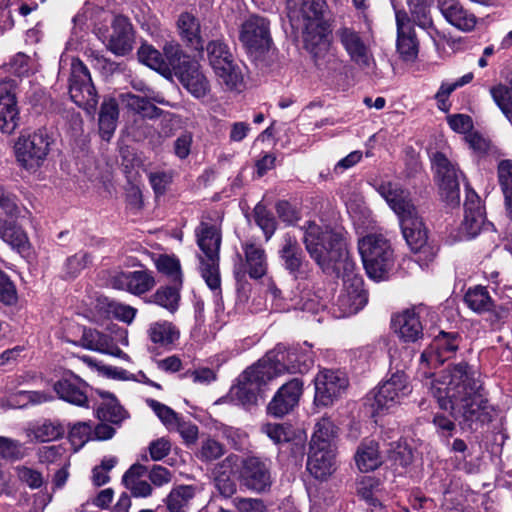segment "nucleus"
<instances>
[{
    "label": "nucleus",
    "instance_id": "nucleus-42",
    "mask_svg": "<svg viewBox=\"0 0 512 512\" xmlns=\"http://www.w3.org/2000/svg\"><path fill=\"white\" fill-rule=\"evenodd\" d=\"M0 239L19 252L28 247V237L24 230L3 218H0Z\"/></svg>",
    "mask_w": 512,
    "mask_h": 512
},
{
    "label": "nucleus",
    "instance_id": "nucleus-49",
    "mask_svg": "<svg viewBox=\"0 0 512 512\" xmlns=\"http://www.w3.org/2000/svg\"><path fill=\"white\" fill-rule=\"evenodd\" d=\"M253 217L257 226L263 231L266 241H268L277 229V221L265 205L259 202L253 209Z\"/></svg>",
    "mask_w": 512,
    "mask_h": 512
},
{
    "label": "nucleus",
    "instance_id": "nucleus-29",
    "mask_svg": "<svg viewBox=\"0 0 512 512\" xmlns=\"http://www.w3.org/2000/svg\"><path fill=\"white\" fill-rule=\"evenodd\" d=\"M396 333L404 342H417L424 336L419 312L407 309L393 318Z\"/></svg>",
    "mask_w": 512,
    "mask_h": 512
},
{
    "label": "nucleus",
    "instance_id": "nucleus-11",
    "mask_svg": "<svg viewBox=\"0 0 512 512\" xmlns=\"http://www.w3.org/2000/svg\"><path fill=\"white\" fill-rule=\"evenodd\" d=\"M206 51L209 63L215 74L229 89H237L243 81L242 73L234 61V57L222 40L208 42Z\"/></svg>",
    "mask_w": 512,
    "mask_h": 512
},
{
    "label": "nucleus",
    "instance_id": "nucleus-47",
    "mask_svg": "<svg viewBox=\"0 0 512 512\" xmlns=\"http://www.w3.org/2000/svg\"><path fill=\"white\" fill-rule=\"evenodd\" d=\"M138 58L140 62L144 63L155 71H158L163 75L168 74V66L165 64L163 55L153 46L143 44L138 49Z\"/></svg>",
    "mask_w": 512,
    "mask_h": 512
},
{
    "label": "nucleus",
    "instance_id": "nucleus-48",
    "mask_svg": "<svg viewBox=\"0 0 512 512\" xmlns=\"http://www.w3.org/2000/svg\"><path fill=\"white\" fill-rule=\"evenodd\" d=\"M155 265L157 270L166 275L173 284L182 286V272L181 265L177 258L169 255H160Z\"/></svg>",
    "mask_w": 512,
    "mask_h": 512
},
{
    "label": "nucleus",
    "instance_id": "nucleus-60",
    "mask_svg": "<svg viewBox=\"0 0 512 512\" xmlns=\"http://www.w3.org/2000/svg\"><path fill=\"white\" fill-rule=\"evenodd\" d=\"M238 512H265L266 506L262 499L237 497L233 500Z\"/></svg>",
    "mask_w": 512,
    "mask_h": 512
},
{
    "label": "nucleus",
    "instance_id": "nucleus-44",
    "mask_svg": "<svg viewBox=\"0 0 512 512\" xmlns=\"http://www.w3.org/2000/svg\"><path fill=\"white\" fill-rule=\"evenodd\" d=\"M164 59L165 64L168 66V74L171 71H174L176 74L179 70H182L186 67V64H190L193 61L190 60L189 56H187L181 46L176 41H168L163 46Z\"/></svg>",
    "mask_w": 512,
    "mask_h": 512
},
{
    "label": "nucleus",
    "instance_id": "nucleus-37",
    "mask_svg": "<svg viewBox=\"0 0 512 512\" xmlns=\"http://www.w3.org/2000/svg\"><path fill=\"white\" fill-rule=\"evenodd\" d=\"M181 287L173 283L172 285L161 286L145 302L158 305L170 313H175L179 308Z\"/></svg>",
    "mask_w": 512,
    "mask_h": 512
},
{
    "label": "nucleus",
    "instance_id": "nucleus-13",
    "mask_svg": "<svg viewBox=\"0 0 512 512\" xmlns=\"http://www.w3.org/2000/svg\"><path fill=\"white\" fill-rule=\"evenodd\" d=\"M399 221L403 237L410 249L418 254V261H432L437 254V248L427 242V231L417 211Z\"/></svg>",
    "mask_w": 512,
    "mask_h": 512
},
{
    "label": "nucleus",
    "instance_id": "nucleus-54",
    "mask_svg": "<svg viewBox=\"0 0 512 512\" xmlns=\"http://www.w3.org/2000/svg\"><path fill=\"white\" fill-rule=\"evenodd\" d=\"M0 457L6 460H20L24 457L22 444L8 437L0 436Z\"/></svg>",
    "mask_w": 512,
    "mask_h": 512
},
{
    "label": "nucleus",
    "instance_id": "nucleus-34",
    "mask_svg": "<svg viewBox=\"0 0 512 512\" xmlns=\"http://www.w3.org/2000/svg\"><path fill=\"white\" fill-rule=\"evenodd\" d=\"M80 345L88 350L114 356L122 352L109 335L94 329H84Z\"/></svg>",
    "mask_w": 512,
    "mask_h": 512
},
{
    "label": "nucleus",
    "instance_id": "nucleus-25",
    "mask_svg": "<svg viewBox=\"0 0 512 512\" xmlns=\"http://www.w3.org/2000/svg\"><path fill=\"white\" fill-rule=\"evenodd\" d=\"M106 47L117 56H125L132 51L133 28L126 17L117 16L114 19Z\"/></svg>",
    "mask_w": 512,
    "mask_h": 512
},
{
    "label": "nucleus",
    "instance_id": "nucleus-24",
    "mask_svg": "<svg viewBox=\"0 0 512 512\" xmlns=\"http://www.w3.org/2000/svg\"><path fill=\"white\" fill-rule=\"evenodd\" d=\"M378 192L397 214L399 220L416 212V208L410 198V193L402 189L398 184L383 182L379 185Z\"/></svg>",
    "mask_w": 512,
    "mask_h": 512
},
{
    "label": "nucleus",
    "instance_id": "nucleus-9",
    "mask_svg": "<svg viewBox=\"0 0 512 512\" xmlns=\"http://www.w3.org/2000/svg\"><path fill=\"white\" fill-rule=\"evenodd\" d=\"M412 391L408 377L403 371L397 370L390 378L380 384L376 391L370 393L367 401L370 402L374 413L389 410L407 397Z\"/></svg>",
    "mask_w": 512,
    "mask_h": 512
},
{
    "label": "nucleus",
    "instance_id": "nucleus-26",
    "mask_svg": "<svg viewBox=\"0 0 512 512\" xmlns=\"http://www.w3.org/2000/svg\"><path fill=\"white\" fill-rule=\"evenodd\" d=\"M458 349V334L441 331L424 350L421 358L427 362L443 364Z\"/></svg>",
    "mask_w": 512,
    "mask_h": 512
},
{
    "label": "nucleus",
    "instance_id": "nucleus-5",
    "mask_svg": "<svg viewBox=\"0 0 512 512\" xmlns=\"http://www.w3.org/2000/svg\"><path fill=\"white\" fill-rule=\"evenodd\" d=\"M274 379L285 373L304 374L313 365L312 353L302 347L287 348L278 344L260 360Z\"/></svg>",
    "mask_w": 512,
    "mask_h": 512
},
{
    "label": "nucleus",
    "instance_id": "nucleus-63",
    "mask_svg": "<svg viewBox=\"0 0 512 512\" xmlns=\"http://www.w3.org/2000/svg\"><path fill=\"white\" fill-rule=\"evenodd\" d=\"M148 477L155 486L161 487L171 482L172 473L166 467L161 465H153L149 470Z\"/></svg>",
    "mask_w": 512,
    "mask_h": 512
},
{
    "label": "nucleus",
    "instance_id": "nucleus-64",
    "mask_svg": "<svg viewBox=\"0 0 512 512\" xmlns=\"http://www.w3.org/2000/svg\"><path fill=\"white\" fill-rule=\"evenodd\" d=\"M109 308L117 319L126 323H131L137 312L135 308L118 302H111Z\"/></svg>",
    "mask_w": 512,
    "mask_h": 512
},
{
    "label": "nucleus",
    "instance_id": "nucleus-46",
    "mask_svg": "<svg viewBox=\"0 0 512 512\" xmlns=\"http://www.w3.org/2000/svg\"><path fill=\"white\" fill-rule=\"evenodd\" d=\"M464 299L468 307L478 313L489 311L492 307V299L487 289L482 286L470 288Z\"/></svg>",
    "mask_w": 512,
    "mask_h": 512
},
{
    "label": "nucleus",
    "instance_id": "nucleus-45",
    "mask_svg": "<svg viewBox=\"0 0 512 512\" xmlns=\"http://www.w3.org/2000/svg\"><path fill=\"white\" fill-rule=\"evenodd\" d=\"M430 5L431 0H409L411 23L413 22L418 27L427 30L429 34H431V30H435L430 16Z\"/></svg>",
    "mask_w": 512,
    "mask_h": 512
},
{
    "label": "nucleus",
    "instance_id": "nucleus-33",
    "mask_svg": "<svg viewBox=\"0 0 512 512\" xmlns=\"http://www.w3.org/2000/svg\"><path fill=\"white\" fill-rule=\"evenodd\" d=\"M177 26L182 41L190 48L196 51L204 49L203 40L200 35L199 20L191 13L180 14Z\"/></svg>",
    "mask_w": 512,
    "mask_h": 512
},
{
    "label": "nucleus",
    "instance_id": "nucleus-22",
    "mask_svg": "<svg viewBox=\"0 0 512 512\" xmlns=\"http://www.w3.org/2000/svg\"><path fill=\"white\" fill-rule=\"evenodd\" d=\"M156 285L153 273L149 270L122 271L112 278V286L127 291L135 296H141L151 291Z\"/></svg>",
    "mask_w": 512,
    "mask_h": 512
},
{
    "label": "nucleus",
    "instance_id": "nucleus-19",
    "mask_svg": "<svg viewBox=\"0 0 512 512\" xmlns=\"http://www.w3.org/2000/svg\"><path fill=\"white\" fill-rule=\"evenodd\" d=\"M16 86V82L12 79L0 82V131L7 135L13 134L20 123Z\"/></svg>",
    "mask_w": 512,
    "mask_h": 512
},
{
    "label": "nucleus",
    "instance_id": "nucleus-53",
    "mask_svg": "<svg viewBox=\"0 0 512 512\" xmlns=\"http://www.w3.org/2000/svg\"><path fill=\"white\" fill-rule=\"evenodd\" d=\"M225 452L224 446L212 438L201 442L197 457L204 462H211L219 459Z\"/></svg>",
    "mask_w": 512,
    "mask_h": 512
},
{
    "label": "nucleus",
    "instance_id": "nucleus-16",
    "mask_svg": "<svg viewBox=\"0 0 512 512\" xmlns=\"http://www.w3.org/2000/svg\"><path fill=\"white\" fill-rule=\"evenodd\" d=\"M273 378L260 361L246 369L239 377V383L233 388V394L242 404H255L262 386Z\"/></svg>",
    "mask_w": 512,
    "mask_h": 512
},
{
    "label": "nucleus",
    "instance_id": "nucleus-52",
    "mask_svg": "<svg viewBox=\"0 0 512 512\" xmlns=\"http://www.w3.org/2000/svg\"><path fill=\"white\" fill-rule=\"evenodd\" d=\"M147 405L154 411L161 422L170 430H173L181 417L170 407L154 399H147Z\"/></svg>",
    "mask_w": 512,
    "mask_h": 512
},
{
    "label": "nucleus",
    "instance_id": "nucleus-6",
    "mask_svg": "<svg viewBox=\"0 0 512 512\" xmlns=\"http://www.w3.org/2000/svg\"><path fill=\"white\" fill-rule=\"evenodd\" d=\"M359 253L369 277L381 279L393 263L389 241L380 234H369L358 243Z\"/></svg>",
    "mask_w": 512,
    "mask_h": 512
},
{
    "label": "nucleus",
    "instance_id": "nucleus-8",
    "mask_svg": "<svg viewBox=\"0 0 512 512\" xmlns=\"http://www.w3.org/2000/svg\"><path fill=\"white\" fill-rule=\"evenodd\" d=\"M238 479L240 485L251 492L257 494L269 492L274 483L272 461L259 456L243 458Z\"/></svg>",
    "mask_w": 512,
    "mask_h": 512
},
{
    "label": "nucleus",
    "instance_id": "nucleus-50",
    "mask_svg": "<svg viewBox=\"0 0 512 512\" xmlns=\"http://www.w3.org/2000/svg\"><path fill=\"white\" fill-rule=\"evenodd\" d=\"M65 433L64 427L57 422L49 420L36 426L33 430L34 437L40 442H50L61 438Z\"/></svg>",
    "mask_w": 512,
    "mask_h": 512
},
{
    "label": "nucleus",
    "instance_id": "nucleus-1",
    "mask_svg": "<svg viewBox=\"0 0 512 512\" xmlns=\"http://www.w3.org/2000/svg\"><path fill=\"white\" fill-rule=\"evenodd\" d=\"M302 230L303 243L310 257L324 273L344 280V289L337 299L341 316L356 314L367 304L368 294L362 277L354 273L355 263L349 256L342 229L308 221Z\"/></svg>",
    "mask_w": 512,
    "mask_h": 512
},
{
    "label": "nucleus",
    "instance_id": "nucleus-55",
    "mask_svg": "<svg viewBox=\"0 0 512 512\" xmlns=\"http://www.w3.org/2000/svg\"><path fill=\"white\" fill-rule=\"evenodd\" d=\"M90 262V256L87 253H77L68 257L64 263V272L66 277H76Z\"/></svg>",
    "mask_w": 512,
    "mask_h": 512
},
{
    "label": "nucleus",
    "instance_id": "nucleus-30",
    "mask_svg": "<svg viewBox=\"0 0 512 512\" xmlns=\"http://www.w3.org/2000/svg\"><path fill=\"white\" fill-rule=\"evenodd\" d=\"M307 470L318 480H326L336 470V450L310 449Z\"/></svg>",
    "mask_w": 512,
    "mask_h": 512
},
{
    "label": "nucleus",
    "instance_id": "nucleus-14",
    "mask_svg": "<svg viewBox=\"0 0 512 512\" xmlns=\"http://www.w3.org/2000/svg\"><path fill=\"white\" fill-rule=\"evenodd\" d=\"M278 256L282 267L294 279H306L310 271V264L300 246L298 238L287 232L280 241Z\"/></svg>",
    "mask_w": 512,
    "mask_h": 512
},
{
    "label": "nucleus",
    "instance_id": "nucleus-38",
    "mask_svg": "<svg viewBox=\"0 0 512 512\" xmlns=\"http://www.w3.org/2000/svg\"><path fill=\"white\" fill-rule=\"evenodd\" d=\"M197 488L193 485H178L171 489L164 502L169 512H186Z\"/></svg>",
    "mask_w": 512,
    "mask_h": 512
},
{
    "label": "nucleus",
    "instance_id": "nucleus-15",
    "mask_svg": "<svg viewBox=\"0 0 512 512\" xmlns=\"http://www.w3.org/2000/svg\"><path fill=\"white\" fill-rule=\"evenodd\" d=\"M239 40L250 51L263 52L272 44L270 21L252 14L240 26Z\"/></svg>",
    "mask_w": 512,
    "mask_h": 512
},
{
    "label": "nucleus",
    "instance_id": "nucleus-41",
    "mask_svg": "<svg viewBox=\"0 0 512 512\" xmlns=\"http://www.w3.org/2000/svg\"><path fill=\"white\" fill-rule=\"evenodd\" d=\"M103 402L96 409V416L101 421L114 424L120 423L125 418V411L117 399L108 392H100Z\"/></svg>",
    "mask_w": 512,
    "mask_h": 512
},
{
    "label": "nucleus",
    "instance_id": "nucleus-35",
    "mask_svg": "<svg viewBox=\"0 0 512 512\" xmlns=\"http://www.w3.org/2000/svg\"><path fill=\"white\" fill-rule=\"evenodd\" d=\"M355 462L362 472L377 469L382 463L378 443L374 440L364 439L357 448Z\"/></svg>",
    "mask_w": 512,
    "mask_h": 512
},
{
    "label": "nucleus",
    "instance_id": "nucleus-61",
    "mask_svg": "<svg viewBox=\"0 0 512 512\" xmlns=\"http://www.w3.org/2000/svg\"><path fill=\"white\" fill-rule=\"evenodd\" d=\"M214 483L217 491L225 498H229L237 491V485L234 479L225 473L222 475H215Z\"/></svg>",
    "mask_w": 512,
    "mask_h": 512
},
{
    "label": "nucleus",
    "instance_id": "nucleus-28",
    "mask_svg": "<svg viewBox=\"0 0 512 512\" xmlns=\"http://www.w3.org/2000/svg\"><path fill=\"white\" fill-rule=\"evenodd\" d=\"M183 87L195 98L201 99L210 92V84L196 61L186 64L175 74Z\"/></svg>",
    "mask_w": 512,
    "mask_h": 512
},
{
    "label": "nucleus",
    "instance_id": "nucleus-56",
    "mask_svg": "<svg viewBox=\"0 0 512 512\" xmlns=\"http://www.w3.org/2000/svg\"><path fill=\"white\" fill-rule=\"evenodd\" d=\"M172 178V173L168 171L151 172L148 175L150 185L156 196H162L166 193Z\"/></svg>",
    "mask_w": 512,
    "mask_h": 512
},
{
    "label": "nucleus",
    "instance_id": "nucleus-10",
    "mask_svg": "<svg viewBox=\"0 0 512 512\" xmlns=\"http://www.w3.org/2000/svg\"><path fill=\"white\" fill-rule=\"evenodd\" d=\"M68 83L71 100L88 112H94L98 103L97 91L87 66L78 58L71 61Z\"/></svg>",
    "mask_w": 512,
    "mask_h": 512
},
{
    "label": "nucleus",
    "instance_id": "nucleus-21",
    "mask_svg": "<svg viewBox=\"0 0 512 512\" xmlns=\"http://www.w3.org/2000/svg\"><path fill=\"white\" fill-rule=\"evenodd\" d=\"M303 381L295 377L283 384L267 406L270 415L281 418L290 413L299 403L303 393Z\"/></svg>",
    "mask_w": 512,
    "mask_h": 512
},
{
    "label": "nucleus",
    "instance_id": "nucleus-23",
    "mask_svg": "<svg viewBox=\"0 0 512 512\" xmlns=\"http://www.w3.org/2000/svg\"><path fill=\"white\" fill-rule=\"evenodd\" d=\"M397 51L404 61H414L418 55V41L405 10L396 11Z\"/></svg>",
    "mask_w": 512,
    "mask_h": 512
},
{
    "label": "nucleus",
    "instance_id": "nucleus-51",
    "mask_svg": "<svg viewBox=\"0 0 512 512\" xmlns=\"http://www.w3.org/2000/svg\"><path fill=\"white\" fill-rule=\"evenodd\" d=\"M69 439L75 451L82 448L89 440H93V428L90 422L75 423L69 431Z\"/></svg>",
    "mask_w": 512,
    "mask_h": 512
},
{
    "label": "nucleus",
    "instance_id": "nucleus-20",
    "mask_svg": "<svg viewBox=\"0 0 512 512\" xmlns=\"http://www.w3.org/2000/svg\"><path fill=\"white\" fill-rule=\"evenodd\" d=\"M465 192L464 219L461 224V232L467 239H472L490 223H486L485 209L477 193L469 186H466Z\"/></svg>",
    "mask_w": 512,
    "mask_h": 512
},
{
    "label": "nucleus",
    "instance_id": "nucleus-43",
    "mask_svg": "<svg viewBox=\"0 0 512 512\" xmlns=\"http://www.w3.org/2000/svg\"><path fill=\"white\" fill-rule=\"evenodd\" d=\"M122 101L126 106L140 114L144 118L154 119L162 115L163 111L155 106L148 99L134 95L132 93H124L121 95Z\"/></svg>",
    "mask_w": 512,
    "mask_h": 512
},
{
    "label": "nucleus",
    "instance_id": "nucleus-57",
    "mask_svg": "<svg viewBox=\"0 0 512 512\" xmlns=\"http://www.w3.org/2000/svg\"><path fill=\"white\" fill-rule=\"evenodd\" d=\"M261 431L265 433L275 444L288 442L290 432L283 424L266 423L262 425Z\"/></svg>",
    "mask_w": 512,
    "mask_h": 512
},
{
    "label": "nucleus",
    "instance_id": "nucleus-62",
    "mask_svg": "<svg viewBox=\"0 0 512 512\" xmlns=\"http://www.w3.org/2000/svg\"><path fill=\"white\" fill-rule=\"evenodd\" d=\"M193 137L189 132L180 134L174 141V153L180 159L188 157L191 151Z\"/></svg>",
    "mask_w": 512,
    "mask_h": 512
},
{
    "label": "nucleus",
    "instance_id": "nucleus-17",
    "mask_svg": "<svg viewBox=\"0 0 512 512\" xmlns=\"http://www.w3.org/2000/svg\"><path fill=\"white\" fill-rule=\"evenodd\" d=\"M335 37L350 60L359 67L366 69L374 64V57L368 42L353 27H339L335 31Z\"/></svg>",
    "mask_w": 512,
    "mask_h": 512
},
{
    "label": "nucleus",
    "instance_id": "nucleus-12",
    "mask_svg": "<svg viewBox=\"0 0 512 512\" xmlns=\"http://www.w3.org/2000/svg\"><path fill=\"white\" fill-rule=\"evenodd\" d=\"M432 165L436 172L441 197L448 205L457 206L460 202L461 171L442 152L433 154Z\"/></svg>",
    "mask_w": 512,
    "mask_h": 512
},
{
    "label": "nucleus",
    "instance_id": "nucleus-7",
    "mask_svg": "<svg viewBox=\"0 0 512 512\" xmlns=\"http://www.w3.org/2000/svg\"><path fill=\"white\" fill-rule=\"evenodd\" d=\"M51 144V138L42 130L20 134L14 144L16 160L26 170L37 169L47 159Z\"/></svg>",
    "mask_w": 512,
    "mask_h": 512
},
{
    "label": "nucleus",
    "instance_id": "nucleus-59",
    "mask_svg": "<svg viewBox=\"0 0 512 512\" xmlns=\"http://www.w3.org/2000/svg\"><path fill=\"white\" fill-rule=\"evenodd\" d=\"M17 300L16 289L8 276L0 270V301L12 305Z\"/></svg>",
    "mask_w": 512,
    "mask_h": 512
},
{
    "label": "nucleus",
    "instance_id": "nucleus-58",
    "mask_svg": "<svg viewBox=\"0 0 512 512\" xmlns=\"http://www.w3.org/2000/svg\"><path fill=\"white\" fill-rule=\"evenodd\" d=\"M20 481L26 483L31 489L40 488L43 484L40 472L26 466H17L15 468Z\"/></svg>",
    "mask_w": 512,
    "mask_h": 512
},
{
    "label": "nucleus",
    "instance_id": "nucleus-2",
    "mask_svg": "<svg viewBox=\"0 0 512 512\" xmlns=\"http://www.w3.org/2000/svg\"><path fill=\"white\" fill-rule=\"evenodd\" d=\"M429 385L439 407L450 410L462 430L474 431L479 425L492 422L494 407L466 362L447 369L441 380H431Z\"/></svg>",
    "mask_w": 512,
    "mask_h": 512
},
{
    "label": "nucleus",
    "instance_id": "nucleus-27",
    "mask_svg": "<svg viewBox=\"0 0 512 512\" xmlns=\"http://www.w3.org/2000/svg\"><path fill=\"white\" fill-rule=\"evenodd\" d=\"M87 384L73 373L65 374L54 384V390L59 398L76 406H86L88 397Z\"/></svg>",
    "mask_w": 512,
    "mask_h": 512
},
{
    "label": "nucleus",
    "instance_id": "nucleus-40",
    "mask_svg": "<svg viewBox=\"0 0 512 512\" xmlns=\"http://www.w3.org/2000/svg\"><path fill=\"white\" fill-rule=\"evenodd\" d=\"M151 342L161 347L173 344L179 339V330L168 321H158L152 323L147 330Z\"/></svg>",
    "mask_w": 512,
    "mask_h": 512
},
{
    "label": "nucleus",
    "instance_id": "nucleus-4",
    "mask_svg": "<svg viewBox=\"0 0 512 512\" xmlns=\"http://www.w3.org/2000/svg\"><path fill=\"white\" fill-rule=\"evenodd\" d=\"M197 245L202 254L198 255L199 271L207 286L221 292V276L219 269L221 230L207 222H201L195 230Z\"/></svg>",
    "mask_w": 512,
    "mask_h": 512
},
{
    "label": "nucleus",
    "instance_id": "nucleus-3",
    "mask_svg": "<svg viewBox=\"0 0 512 512\" xmlns=\"http://www.w3.org/2000/svg\"><path fill=\"white\" fill-rule=\"evenodd\" d=\"M288 17L292 24L302 28L305 49L314 60L328 51L329 6L326 0H287Z\"/></svg>",
    "mask_w": 512,
    "mask_h": 512
},
{
    "label": "nucleus",
    "instance_id": "nucleus-18",
    "mask_svg": "<svg viewBox=\"0 0 512 512\" xmlns=\"http://www.w3.org/2000/svg\"><path fill=\"white\" fill-rule=\"evenodd\" d=\"M315 403L321 406L333 404L347 389L348 378L339 370L324 369L314 379Z\"/></svg>",
    "mask_w": 512,
    "mask_h": 512
},
{
    "label": "nucleus",
    "instance_id": "nucleus-39",
    "mask_svg": "<svg viewBox=\"0 0 512 512\" xmlns=\"http://www.w3.org/2000/svg\"><path fill=\"white\" fill-rule=\"evenodd\" d=\"M336 435L335 426L328 418H322L315 424L310 449L336 450L334 438Z\"/></svg>",
    "mask_w": 512,
    "mask_h": 512
},
{
    "label": "nucleus",
    "instance_id": "nucleus-31",
    "mask_svg": "<svg viewBox=\"0 0 512 512\" xmlns=\"http://www.w3.org/2000/svg\"><path fill=\"white\" fill-rule=\"evenodd\" d=\"M439 7L444 18L462 31H471L476 25V17L463 7L458 0H442Z\"/></svg>",
    "mask_w": 512,
    "mask_h": 512
},
{
    "label": "nucleus",
    "instance_id": "nucleus-32",
    "mask_svg": "<svg viewBox=\"0 0 512 512\" xmlns=\"http://www.w3.org/2000/svg\"><path fill=\"white\" fill-rule=\"evenodd\" d=\"M242 249L244 252V272H247L252 279H260L268 269L267 255L260 245L254 243H243Z\"/></svg>",
    "mask_w": 512,
    "mask_h": 512
},
{
    "label": "nucleus",
    "instance_id": "nucleus-36",
    "mask_svg": "<svg viewBox=\"0 0 512 512\" xmlns=\"http://www.w3.org/2000/svg\"><path fill=\"white\" fill-rule=\"evenodd\" d=\"M118 103L114 98H105L99 112V132L103 140L109 141L117 127Z\"/></svg>",
    "mask_w": 512,
    "mask_h": 512
}]
</instances>
